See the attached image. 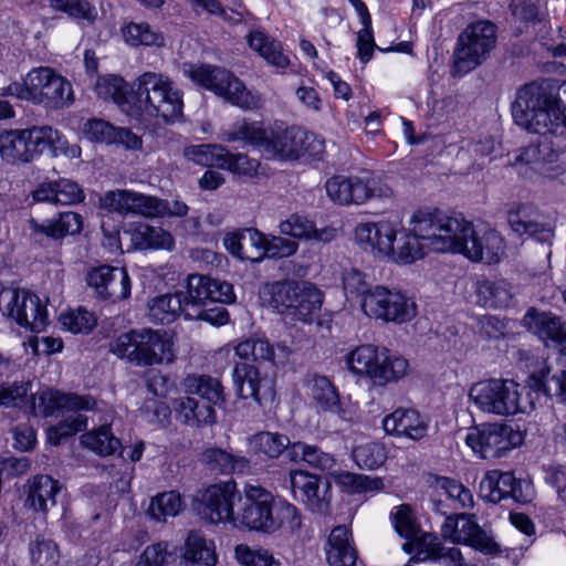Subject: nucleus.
<instances>
[{
	"label": "nucleus",
	"instance_id": "f257e3e1",
	"mask_svg": "<svg viewBox=\"0 0 566 566\" xmlns=\"http://www.w3.org/2000/svg\"><path fill=\"white\" fill-rule=\"evenodd\" d=\"M95 92L103 99H112L127 116L145 127L174 124L184 115L181 93L168 77L159 73H143L129 91L127 83L118 75L99 76Z\"/></svg>",
	"mask_w": 566,
	"mask_h": 566
},
{
	"label": "nucleus",
	"instance_id": "f03ea898",
	"mask_svg": "<svg viewBox=\"0 0 566 566\" xmlns=\"http://www.w3.org/2000/svg\"><path fill=\"white\" fill-rule=\"evenodd\" d=\"M512 115L530 133L566 137V84L549 78L525 84L516 93Z\"/></svg>",
	"mask_w": 566,
	"mask_h": 566
},
{
	"label": "nucleus",
	"instance_id": "7ed1b4c3",
	"mask_svg": "<svg viewBox=\"0 0 566 566\" xmlns=\"http://www.w3.org/2000/svg\"><path fill=\"white\" fill-rule=\"evenodd\" d=\"M238 520L245 528L263 534H273L282 527L294 533L302 526V515L295 505L256 484H245Z\"/></svg>",
	"mask_w": 566,
	"mask_h": 566
},
{
	"label": "nucleus",
	"instance_id": "20e7f679",
	"mask_svg": "<svg viewBox=\"0 0 566 566\" xmlns=\"http://www.w3.org/2000/svg\"><path fill=\"white\" fill-rule=\"evenodd\" d=\"M32 382L14 380L0 382V406L25 408L35 417H51L61 409L94 410L97 400L92 395L64 392L45 388L35 395L31 394Z\"/></svg>",
	"mask_w": 566,
	"mask_h": 566
},
{
	"label": "nucleus",
	"instance_id": "39448f33",
	"mask_svg": "<svg viewBox=\"0 0 566 566\" xmlns=\"http://www.w3.org/2000/svg\"><path fill=\"white\" fill-rule=\"evenodd\" d=\"M261 295L276 313L293 321L311 323L323 304V293L313 284L292 279L264 284Z\"/></svg>",
	"mask_w": 566,
	"mask_h": 566
},
{
	"label": "nucleus",
	"instance_id": "423d86ee",
	"mask_svg": "<svg viewBox=\"0 0 566 566\" xmlns=\"http://www.w3.org/2000/svg\"><path fill=\"white\" fill-rule=\"evenodd\" d=\"M535 388L509 379H489L473 385L470 398L484 412L501 416L527 413L535 408Z\"/></svg>",
	"mask_w": 566,
	"mask_h": 566
},
{
	"label": "nucleus",
	"instance_id": "0eeeda50",
	"mask_svg": "<svg viewBox=\"0 0 566 566\" xmlns=\"http://www.w3.org/2000/svg\"><path fill=\"white\" fill-rule=\"evenodd\" d=\"M109 350L136 366H153L174 359L167 333L151 328L132 329L109 343Z\"/></svg>",
	"mask_w": 566,
	"mask_h": 566
},
{
	"label": "nucleus",
	"instance_id": "6e6552de",
	"mask_svg": "<svg viewBox=\"0 0 566 566\" xmlns=\"http://www.w3.org/2000/svg\"><path fill=\"white\" fill-rule=\"evenodd\" d=\"M345 363L353 375L368 379L377 387L397 382L405 377L409 366L407 359L391 355L386 347L370 344L360 345L349 352Z\"/></svg>",
	"mask_w": 566,
	"mask_h": 566
},
{
	"label": "nucleus",
	"instance_id": "1a4fd4ad",
	"mask_svg": "<svg viewBox=\"0 0 566 566\" xmlns=\"http://www.w3.org/2000/svg\"><path fill=\"white\" fill-rule=\"evenodd\" d=\"M464 218L460 213L447 214L440 209L418 210L411 219V232L427 242L433 252H453Z\"/></svg>",
	"mask_w": 566,
	"mask_h": 566
},
{
	"label": "nucleus",
	"instance_id": "9d476101",
	"mask_svg": "<svg viewBox=\"0 0 566 566\" xmlns=\"http://www.w3.org/2000/svg\"><path fill=\"white\" fill-rule=\"evenodd\" d=\"M60 143V132L50 126L4 129L3 160L11 164L30 163L45 149H56Z\"/></svg>",
	"mask_w": 566,
	"mask_h": 566
},
{
	"label": "nucleus",
	"instance_id": "9b49d317",
	"mask_svg": "<svg viewBox=\"0 0 566 566\" xmlns=\"http://www.w3.org/2000/svg\"><path fill=\"white\" fill-rule=\"evenodd\" d=\"M29 102L48 109H62L74 101L72 84L49 66L33 67L27 73Z\"/></svg>",
	"mask_w": 566,
	"mask_h": 566
},
{
	"label": "nucleus",
	"instance_id": "f8f14e48",
	"mask_svg": "<svg viewBox=\"0 0 566 566\" xmlns=\"http://www.w3.org/2000/svg\"><path fill=\"white\" fill-rule=\"evenodd\" d=\"M361 311L370 318L385 323L403 324L417 315L415 300L398 290L376 285L360 304Z\"/></svg>",
	"mask_w": 566,
	"mask_h": 566
},
{
	"label": "nucleus",
	"instance_id": "ddd939ff",
	"mask_svg": "<svg viewBox=\"0 0 566 566\" xmlns=\"http://www.w3.org/2000/svg\"><path fill=\"white\" fill-rule=\"evenodd\" d=\"M325 189L331 200L342 206L363 205L374 197L386 196L389 190L370 170L333 176L326 181Z\"/></svg>",
	"mask_w": 566,
	"mask_h": 566
},
{
	"label": "nucleus",
	"instance_id": "4468645a",
	"mask_svg": "<svg viewBox=\"0 0 566 566\" xmlns=\"http://www.w3.org/2000/svg\"><path fill=\"white\" fill-rule=\"evenodd\" d=\"M496 43V27L486 20L470 23L458 38L455 66L463 72L475 69L486 59Z\"/></svg>",
	"mask_w": 566,
	"mask_h": 566
},
{
	"label": "nucleus",
	"instance_id": "2eb2a0df",
	"mask_svg": "<svg viewBox=\"0 0 566 566\" xmlns=\"http://www.w3.org/2000/svg\"><path fill=\"white\" fill-rule=\"evenodd\" d=\"M441 536L452 543L470 546L484 555L496 556L502 552L492 532L480 526L474 514L448 516L441 524Z\"/></svg>",
	"mask_w": 566,
	"mask_h": 566
},
{
	"label": "nucleus",
	"instance_id": "dca6fc26",
	"mask_svg": "<svg viewBox=\"0 0 566 566\" xmlns=\"http://www.w3.org/2000/svg\"><path fill=\"white\" fill-rule=\"evenodd\" d=\"M441 536L452 543L470 546L484 555L496 556L502 552L492 532L480 526L474 514L448 516L441 524Z\"/></svg>",
	"mask_w": 566,
	"mask_h": 566
},
{
	"label": "nucleus",
	"instance_id": "f3484780",
	"mask_svg": "<svg viewBox=\"0 0 566 566\" xmlns=\"http://www.w3.org/2000/svg\"><path fill=\"white\" fill-rule=\"evenodd\" d=\"M441 536L452 543L470 546L484 555L496 556L502 552L492 532L480 526L474 514L448 516L441 524Z\"/></svg>",
	"mask_w": 566,
	"mask_h": 566
},
{
	"label": "nucleus",
	"instance_id": "a211bd4d",
	"mask_svg": "<svg viewBox=\"0 0 566 566\" xmlns=\"http://www.w3.org/2000/svg\"><path fill=\"white\" fill-rule=\"evenodd\" d=\"M186 392L197 395L200 399L190 396L174 399L172 407L178 419L190 426H206L212 422V405L210 395L212 381L209 376H188L185 381Z\"/></svg>",
	"mask_w": 566,
	"mask_h": 566
},
{
	"label": "nucleus",
	"instance_id": "6ab92c4d",
	"mask_svg": "<svg viewBox=\"0 0 566 566\" xmlns=\"http://www.w3.org/2000/svg\"><path fill=\"white\" fill-rule=\"evenodd\" d=\"M467 444L481 459H497L523 442V436L510 424L488 423L470 431Z\"/></svg>",
	"mask_w": 566,
	"mask_h": 566
},
{
	"label": "nucleus",
	"instance_id": "aec40b11",
	"mask_svg": "<svg viewBox=\"0 0 566 566\" xmlns=\"http://www.w3.org/2000/svg\"><path fill=\"white\" fill-rule=\"evenodd\" d=\"M292 497L302 503L313 514L331 513L332 485L327 479L305 470H292L289 473Z\"/></svg>",
	"mask_w": 566,
	"mask_h": 566
},
{
	"label": "nucleus",
	"instance_id": "412c9836",
	"mask_svg": "<svg viewBox=\"0 0 566 566\" xmlns=\"http://www.w3.org/2000/svg\"><path fill=\"white\" fill-rule=\"evenodd\" d=\"M504 252V239L495 230L485 231L479 235L471 222L464 220L452 253H461L468 259L488 264L500 261Z\"/></svg>",
	"mask_w": 566,
	"mask_h": 566
},
{
	"label": "nucleus",
	"instance_id": "4be33fe9",
	"mask_svg": "<svg viewBox=\"0 0 566 566\" xmlns=\"http://www.w3.org/2000/svg\"><path fill=\"white\" fill-rule=\"evenodd\" d=\"M401 229L402 224L397 219L360 222L355 228V240L364 251L375 256H390L395 254V242Z\"/></svg>",
	"mask_w": 566,
	"mask_h": 566
},
{
	"label": "nucleus",
	"instance_id": "5701e85b",
	"mask_svg": "<svg viewBox=\"0 0 566 566\" xmlns=\"http://www.w3.org/2000/svg\"><path fill=\"white\" fill-rule=\"evenodd\" d=\"M479 494L481 499L493 504L509 499L516 503H527L532 496L527 483L516 479L513 472L500 470L486 472L480 482Z\"/></svg>",
	"mask_w": 566,
	"mask_h": 566
},
{
	"label": "nucleus",
	"instance_id": "b1692460",
	"mask_svg": "<svg viewBox=\"0 0 566 566\" xmlns=\"http://www.w3.org/2000/svg\"><path fill=\"white\" fill-rule=\"evenodd\" d=\"M232 380L239 398H252L262 408L273 403L276 396L274 382L268 377H262L254 365L235 364L232 370Z\"/></svg>",
	"mask_w": 566,
	"mask_h": 566
},
{
	"label": "nucleus",
	"instance_id": "393cba45",
	"mask_svg": "<svg viewBox=\"0 0 566 566\" xmlns=\"http://www.w3.org/2000/svg\"><path fill=\"white\" fill-rule=\"evenodd\" d=\"M523 325L546 347L566 356V322L560 316L531 307L523 317Z\"/></svg>",
	"mask_w": 566,
	"mask_h": 566
},
{
	"label": "nucleus",
	"instance_id": "a878e982",
	"mask_svg": "<svg viewBox=\"0 0 566 566\" xmlns=\"http://www.w3.org/2000/svg\"><path fill=\"white\" fill-rule=\"evenodd\" d=\"M86 282L102 300L117 302L130 295L132 283L125 268L101 265L87 273Z\"/></svg>",
	"mask_w": 566,
	"mask_h": 566
},
{
	"label": "nucleus",
	"instance_id": "bb28decb",
	"mask_svg": "<svg viewBox=\"0 0 566 566\" xmlns=\"http://www.w3.org/2000/svg\"><path fill=\"white\" fill-rule=\"evenodd\" d=\"M214 95L243 111H258L264 104L261 94L248 90L239 77L224 69L214 67Z\"/></svg>",
	"mask_w": 566,
	"mask_h": 566
},
{
	"label": "nucleus",
	"instance_id": "cd10ccee",
	"mask_svg": "<svg viewBox=\"0 0 566 566\" xmlns=\"http://www.w3.org/2000/svg\"><path fill=\"white\" fill-rule=\"evenodd\" d=\"M101 207L109 212L122 216L139 213L143 216H156L160 212V200L130 190H109L101 198Z\"/></svg>",
	"mask_w": 566,
	"mask_h": 566
},
{
	"label": "nucleus",
	"instance_id": "c85d7f7f",
	"mask_svg": "<svg viewBox=\"0 0 566 566\" xmlns=\"http://www.w3.org/2000/svg\"><path fill=\"white\" fill-rule=\"evenodd\" d=\"M307 385L319 411L335 415L342 420H352L354 410L340 398L337 387L328 377L315 374Z\"/></svg>",
	"mask_w": 566,
	"mask_h": 566
},
{
	"label": "nucleus",
	"instance_id": "c756f323",
	"mask_svg": "<svg viewBox=\"0 0 566 566\" xmlns=\"http://www.w3.org/2000/svg\"><path fill=\"white\" fill-rule=\"evenodd\" d=\"M212 279L209 275L190 274L187 280V295H182L186 319L212 323L211 310L206 308L212 300Z\"/></svg>",
	"mask_w": 566,
	"mask_h": 566
},
{
	"label": "nucleus",
	"instance_id": "7c9ffc66",
	"mask_svg": "<svg viewBox=\"0 0 566 566\" xmlns=\"http://www.w3.org/2000/svg\"><path fill=\"white\" fill-rule=\"evenodd\" d=\"M382 428L387 434L420 440L428 434V421L415 409H396L385 417Z\"/></svg>",
	"mask_w": 566,
	"mask_h": 566
},
{
	"label": "nucleus",
	"instance_id": "2f4dec72",
	"mask_svg": "<svg viewBox=\"0 0 566 566\" xmlns=\"http://www.w3.org/2000/svg\"><path fill=\"white\" fill-rule=\"evenodd\" d=\"M539 219L538 210L527 203L518 205L507 212V222L517 235H527L539 242H546L553 237V231Z\"/></svg>",
	"mask_w": 566,
	"mask_h": 566
},
{
	"label": "nucleus",
	"instance_id": "473e14b6",
	"mask_svg": "<svg viewBox=\"0 0 566 566\" xmlns=\"http://www.w3.org/2000/svg\"><path fill=\"white\" fill-rule=\"evenodd\" d=\"M83 130L85 137L92 142L123 145L127 149H138L142 147V138L130 129L115 127L103 119H88Z\"/></svg>",
	"mask_w": 566,
	"mask_h": 566
},
{
	"label": "nucleus",
	"instance_id": "72a5a7b5",
	"mask_svg": "<svg viewBox=\"0 0 566 566\" xmlns=\"http://www.w3.org/2000/svg\"><path fill=\"white\" fill-rule=\"evenodd\" d=\"M329 566H355L358 557L350 530L345 525L335 526L325 544Z\"/></svg>",
	"mask_w": 566,
	"mask_h": 566
},
{
	"label": "nucleus",
	"instance_id": "f704fd0d",
	"mask_svg": "<svg viewBox=\"0 0 566 566\" xmlns=\"http://www.w3.org/2000/svg\"><path fill=\"white\" fill-rule=\"evenodd\" d=\"M411 560L416 563H436L442 566H467L460 548L446 546L437 537L428 539L424 536L417 545V551Z\"/></svg>",
	"mask_w": 566,
	"mask_h": 566
},
{
	"label": "nucleus",
	"instance_id": "c9c22d12",
	"mask_svg": "<svg viewBox=\"0 0 566 566\" xmlns=\"http://www.w3.org/2000/svg\"><path fill=\"white\" fill-rule=\"evenodd\" d=\"M301 137V127H286L283 123L272 125L266 147V157L279 160L297 159V138Z\"/></svg>",
	"mask_w": 566,
	"mask_h": 566
},
{
	"label": "nucleus",
	"instance_id": "e433bc0d",
	"mask_svg": "<svg viewBox=\"0 0 566 566\" xmlns=\"http://www.w3.org/2000/svg\"><path fill=\"white\" fill-rule=\"evenodd\" d=\"M30 229L34 234H43L50 239L60 240L66 235L80 233L83 229V218L77 212L63 211L56 218L48 219L42 223L31 219Z\"/></svg>",
	"mask_w": 566,
	"mask_h": 566
},
{
	"label": "nucleus",
	"instance_id": "4c0bfd02",
	"mask_svg": "<svg viewBox=\"0 0 566 566\" xmlns=\"http://www.w3.org/2000/svg\"><path fill=\"white\" fill-rule=\"evenodd\" d=\"M60 490L61 484L57 480L50 475H36L29 481L25 504L35 512L45 513L55 506Z\"/></svg>",
	"mask_w": 566,
	"mask_h": 566
},
{
	"label": "nucleus",
	"instance_id": "58836bf2",
	"mask_svg": "<svg viewBox=\"0 0 566 566\" xmlns=\"http://www.w3.org/2000/svg\"><path fill=\"white\" fill-rule=\"evenodd\" d=\"M272 126H265L261 120L250 122L242 119L235 122L226 133V140L241 142L262 150L266 155V145L270 139Z\"/></svg>",
	"mask_w": 566,
	"mask_h": 566
},
{
	"label": "nucleus",
	"instance_id": "ea45409f",
	"mask_svg": "<svg viewBox=\"0 0 566 566\" xmlns=\"http://www.w3.org/2000/svg\"><path fill=\"white\" fill-rule=\"evenodd\" d=\"M181 314L185 316L181 292L158 295L147 303V317L154 324H170Z\"/></svg>",
	"mask_w": 566,
	"mask_h": 566
},
{
	"label": "nucleus",
	"instance_id": "a19ab883",
	"mask_svg": "<svg viewBox=\"0 0 566 566\" xmlns=\"http://www.w3.org/2000/svg\"><path fill=\"white\" fill-rule=\"evenodd\" d=\"M250 48L258 52L268 64L276 69H286L290 59L283 53L282 43L262 31H252L247 35Z\"/></svg>",
	"mask_w": 566,
	"mask_h": 566
},
{
	"label": "nucleus",
	"instance_id": "79ce46f5",
	"mask_svg": "<svg viewBox=\"0 0 566 566\" xmlns=\"http://www.w3.org/2000/svg\"><path fill=\"white\" fill-rule=\"evenodd\" d=\"M290 460L296 463L302 461L308 467L319 471H329L336 464V460L332 453L322 450L317 444L304 441L293 442L292 449L290 450Z\"/></svg>",
	"mask_w": 566,
	"mask_h": 566
},
{
	"label": "nucleus",
	"instance_id": "37998d69",
	"mask_svg": "<svg viewBox=\"0 0 566 566\" xmlns=\"http://www.w3.org/2000/svg\"><path fill=\"white\" fill-rule=\"evenodd\" d=\"M130 241L138 250H171L172 235L160 227L138 224L130 231Z\"/></svg>",
	"mask_w": 566,
	"mask_h": 566
},
{
	"label": "nucleus",
	"instance_id": "c03bdc74",
	"mask_svg": "<svg viewBox=\"0 0 566 566\" xmlns=\"http://www.w3.org/2000/svg\"><path fill=\"white\" fill-rule=\"evenodd\" d=\"M250 443L256 453L272 460L279 459L285 451L290 458V450L293 444L286 434L272 431L256 432L251 437Z\"/></svg>",
	"mask_w": 566,
	"mask_h": 566
},
{
	"label": "nucleus",
	"instance_id": "a18cd8bd",
	"mask_svg": "<svg viewBox=\"0 0 566 566\" xmlns=\"http://www.w3.org/2000/svg\"><path fill=\"white\" fill-rule=\"evenodd\" d=\"M239 499L240 493L232 479L214 483V514L218 515V520H214V524L218 522L234 523L233 506Z\"/></svg>",
	"mask_w": 566,
	"mask_h": 566
},
{
	"label": "nucleus",
	"instance_id": "49530a36",
	"mask_svg": "<svg viewBox=\"0 0 566 566\" xmlns=\"http://www.w3.org/2000/svg\"><path fill=\"white\" fill-rule=\"evenodd\" d=\"M82 444L98 455H113L122 450L120 440L114 436L111 426L103 424L82 436Z\"/></svg>",
	"mask_w": 566,
	"mask_h": 566
},
{
	"label": "nucleus",
	"instance_id": "de8ad7c7",
	"mask_svg": "<svg viewBox=\"0 0 566 566\" xmlns=\"http://www.w3.org/2000/svg\"><path fill=\"white\" fill-rule=\"evenodd\" d=\"M125 42L132 46H164V34L147 22H130L122 28Z\"/></svg>",
	"mask_w": 566,
	"mask_h": 566
},
{
	"label": "nucleus",
	"instance_id": "09e8293b",
	"mask_svg": "<svg viewBox=\"0 0 566 566\" xmlns=\"http://www.w3.org/2000/svg\"><path fill=\"white\" fill-rule=\"evenodd\" d=\"M61 411H63V409L59 410L53 416L59 415ZM66 411H71L72 413L56 424L49 427L46 430V438L51 444L59 446L64 439L77 434L87 426V418L80 413L81 410L66 409Z\"/></svg>",
	"mask_w": 566,
	"mask_h": 566
},
{
	"label": "nucleus",
	"instance_id": "8fccbe9b",
	"mask_svg": "<svg viewBox=\"0 0 566 566\" xmlns=\"http://www.w3.org/2000/svg\"><path fill=\"white\" fill-rule=\"evenodd\" d=\"M212 552L207 546L206 539L197 531H190L182 554V566H212Z\"/></svg>",
	"mask_w": 566,
	"mask_h": 566
},
{
	"label": "nucleus",
	"instance_id": "3c124183",
	"mask_svg": "<svg viewBox=\"0 0 566 566\" xmlns=\"http://www.w3.org/2000/svg\"><path fill=\"white\" fill-rule=\"evenodd\" d=\"M476 294L479 301L485 306L503 308L509 306L512 294L505 281L484 280L478 283Z\"/></svg>",
	"mask_w": 566,
	"mask_h": 566
},
{
	"label": "nucleus",
	"instance_id": "603ef678",
	"mask_svg": "<svg viewBox=\"0 0 566 566\" xmlns=\"http://www.w3.org/2000/svg\"><path fill=\"white\" fill-rule=\"evenodd\" d=\"M218 149L223 150V148L214 145V167L245 176H253L258 172L260 164L256 159L243 154L217 153Z\"/></svg>",
	"mask_w": 566,
	"mask_h": 566
},
{
	"label": "nucleus",
	"instance_id": "864d4df0",
	"mask_svg": "<svg viewBox=\"0 0 566 566\" xmlns=\"http://www.w3.org/2000/svg\"><path fill=\"white\" fill-rule=\"evenodd\" d=\"M182 505L180 493L177 491L164 492L151 499L147 513L151 518L165 522L168 517L177 516Z\"/></svg>",
	"mask_w": 566,
	"mask_h": 566
},
{
	"label": "nucleus",
	"instance_id": "5fc2aeb1",
	"mask_svg": "<svg viewBox=\"0 0 566 566\" xmlns=\"http://www.w3.org/2000/svg\"><path fill=\"white\" fill-rule=\"evenodd\" d=\"M32 566H60V552L56 543L43 536H36L29 544Z\"/></svg>",
	"mask_w": 566,
	"mask_h": 566
},
{
	"label": "nucleus",
	"instance_id": "6e6d98bb",
	"mask_svg": "<svg viewBox=\"0 0 566 566\" xmlns=\"http://www.w3.org/2000/svg\"><path fill=\"white\" fill-rule=\"evenodd\" d=\"M353 459L360 469L375 470L385 463L387 452L384 444L370 441L357 446L353 451Z\"/></svg>",
	"mask_w": 566,
	"mask_h": 566
},
{
	"label": "nucleus",
	"instance_id": "4d7b16f0",
	"mask_svg": "<svg viewBox=\"0 0 566 566\" xmlns=\"http://www.w3.org/2000/svg\"><path fill=\"white\" fill-rule=\"evenodd\" d=\"M235 353L244 359L252 358L253 360H268L275 364L274 347L266 338H248L238 344Z\"/></svg>",
	"mask_w": 566,
	"mask_h": 566
},
{
	"label": "nucleus",
	"instance_id": "13d9d810",
	"mask_svg": "<svg viewBox=\"0 0 566 566\" xmlns=\"http://www.w3.org/2000/svg\"><path fill=\"white\" fill-rule=\"evenodd\" d=\"M438 491H443L448 500L457 503L459 507H472L473 495L471 491L459 481L447 476H434Z\"/></svg>",
	"mask_w": 566,
	"mask_h": 566
},
{
	"label": "nucleus",
	"instance_id": "bf43d9fd",
	"mask_svg": "<svg viewBox=\"0 0 566 566\" xmlns=\"http://www.w3.org/2000/svg\"><path fill=\"white\" fill-rule=\"evenodd\" d=\"M184 155L188 160L208 168L199 180V185L202 189H212V145L201 144L188 146L185 148Z\"/></svg>",
	"mask_w": 566,
	"mask_h": 566
},
{
	"label": "nucleus",
	"instance_id": "052dcab7",
	"mask_svg": "<svg viewBox=\"0 0 566 566\" xmlns=\"http://www.w3.org/2000/svg\"><path fill=\"white\" fill-rule=\"evenodd\" d=\"M427 242L422 241L413 233L403 234L399 239V245L397 248V252L395 251L396 261L409 264L415 261L421 259L426 254Z\"/></svg>",
	"mask_w": 566,
	"mask_h": 566
},
{
	"label": "nucleus",
	"instance_id": "680f3d73",
	"mask_svg": "<svg viewBox=\"0 0 566 566\" xmlns=\"http://www.w3.org/2000/svg\"><path fill=\"white\" fill-rule=\"evenodd\" d=\"M60 323L65 331L73 334H87L95 327L96 318L93 313L78 307L74 311L63 313L60 316Z\"/></svg>",
	"mask_w": 566,
	"mask_h": 566
},
{
	"label": "nucleus",
	"instance_id": "e2e57ef3",
	"mask_svg": "<svg viewBox=\"0 0 566 566\" xmlns=\"http://www.w3.org/2000/svg\"><path fill=\"white\" fill-rule=\"evenodd\" d=\"M50 7L73 19L93 22L97 17L95 7L87 0H50Z\"/></svg>",
	"mask_w": 566,
	"mask_h": 566
},
{
	"label": "nucleus",
	"instance_id": "0e129e2a",
	"mask_svg": "<svg viewBox=\"0 0 566 566\" xmlns=\"http://www.w3.org/2000/svg\"><path fill=\"white\" fill-rule=\"evenodd\" d=\"M395 531L406 539H413L419 532V525L408 504H401L395 507L390 514Z\"/></svg>",
	"mask_w": 566,
	"mask_h": 566
},
{
	"label": "nucleus",
	"instance_id": "69168bd1",
	"mask_svg": "<svg viewBox=\"0 0 566 566\" xmlns=\"http://www.w3.org/2000/svg\"><path fill=\"white\" fill-rule=\"evenodd\" d=\"M534 387L536 397L539 392L548 397L557 396L566 405V370L552 377L535 378Z\"/></svg>",
	"mask_w": 566,
	"mask_h": 566
},
{
	"label": "nucleus",
	"instance_id": "338daca9",
	"mask_svg": "<svg viewBox=\"0 0 566 566\" xmlns=\"http://www.w3.org/2000/svg\"><path fill=\"white\" fill-rule=\"evenodd\" d=\"M174 559L167 542L148 545L134 566H167Z\"/></svg>",
	"mask_w": 566,
	"mask_h": 566
},
{
	"label": "nucleus",
	"instance_id": "774afa93",
	"mask_svg": "<svg viewBox=\"0 0 566 566\" xmlns=\"http://www.w3.org/2000/svg\"><path fill=\"white\" fill-rule=\"evenodd\" d=\"M237 560L245 566H272L274 557L270 551L265 548H251L245 544L237 545L235 547Z\"/></svg>",
	"mask_w": 566,
	"mask_h": 566
}]
</instances>
